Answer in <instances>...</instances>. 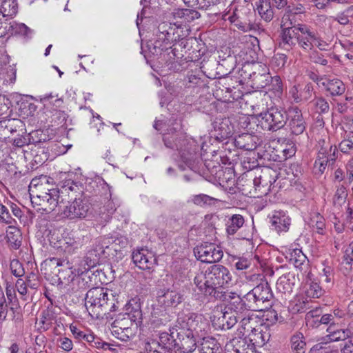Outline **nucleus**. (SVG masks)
Masks as SVG:
<instances>
[{
	"mask_svg": "<svg viewBox=\"0 0 353 353\" xmlns=\"http://www.w3.org/2000/svg\"><path fill=\"white\" fill-rule=\"evenodd\" d=\"M176 329H178V327L175 326V327H173L170 330V334H168V332H161L159 334V342L164 348L167 345H170L172 341L178 339L176 338V332L175 331Z\"/></svg>",
	"mask_w": 353,
	"mask_h": 353,
	"instance_id": "46",
	"label": "nucleus"
},
{
	"mask_svg": "<svg viewBox=\"0 0 353 353\" xmlns=\"http://www.w3.org/2000/svg\"><path fill=\"white\" fill-rule=\"evenodd\" d=\"M232 281L230 270L222 265L215 264L205 271L197 272L194 278V284L201 294L218 298L219 290L228 288Z\"/></svg>",
	"mask_w": 353,
	"mask_h": 353,
	"instance_id": "2",
	"label": "nucleus"
},
{
	"mask_svg": "<svg viewBox=\"0 0 353 353\" xmlns=\"http://www.w3.org/2000/svg\"><path fill=\"white\" fill-rule=\"evenodd\" d=\"M244 299L248 302L247 307L252 311H262L270 306V303L265 304L260 296H254V288L244 296Z\"/></svg>",
	"mask_w": 353,
	"mask_h": 353,
	"instance_id": "27",
	"label": "nucleus"
},
{
	"mask_svg": "<svg viewBox=\"0 0 353 353\" xmlns=\"http://www.w3.org/2000/svg\"><path fill=\"white\" fill-rule=\"evenodd\" d=\"M313 86L310 83L306 84L303 88L299 86H293L290 90V94L296 103L306 101L312 95Z\"/></svg>",
	"mask_w": 353,
	"mask_h": 353,
	"instance_id": "26",
	"label": "nucleus"
},
{
	"mask_svg": "<svg viewBox=\"0 0 353 353\" xmlns=\"http://www.w3.org/2000/svg\"><path fill=\"white\" fill-rule=\"evenodd\" d=\"M261 67V65L254 64L252 65H244L242 68L241 76L254 90H260L265 88L270 83L271 77L263 70V72H256V69Z\"/></svg>",
	"mask_w": 353,
	"mask_h": 353,
	"instance_id": "11",
	"label": "nucleus"
},
{
	"mask_svg": "<svg viewBox=\"0 0 353 353\" xmlns=\"http://www.w3.org/2000/svg\"><path fill=\"white\" fill-rule=\"evenodd\" d=\"M254 288V296H260L261 299L263 301L265 305L269 303L270 301L273 296L271 288L269 285L267 283H261Z\"/></svg>",
	"mask_w": 353,
	"mask_h": 353,
	"instance_id": "37",
	"label": "nucleus"
},
{
	"mask_svg": "<svg viewBox=\"0 0 353 353\" xmlns=\"http://www.w3.org/2000/svg\"><path fill=\"white\" fill-rule=\"evenodd\" d=\"M344 257L348 263L353 261V241L346 248Z\"/></svg>",
	"mask_w": 353,
	"mask_h": 353,
	"instance_id": "64",
	"label": "nucleus"
},
{
	"mask_svg": "<svg viewBox=\"0 0 353 353\" xmlns=\"http://www.w3.org/2000/svg\"><path fill=\"white\" fill-rule=\"evenodd\" d=\"M41 102L43 104L46 108H48L50 105H53L55 107L54 110L60 108L63 104V100L61 98H59L57 95H53L50 94H45L41 98Z\"/></svg>",
	"mask_w": 353,
	"mask_h": 353,
	"instance_id": "43",
	"label": "nucleus"
},
{
	"mask_svg": "<svg viewBox=\"0 0 353 353\" xmlns=\"http://www.w3.org/2000/svg\"><path fill=\"white\" fill-rule=\"evenodd\" d=\"M297 283L295 274L289 272L281 276L276 282V289L283 294H290Z\"/></svg>",
	"mask_w": 353,
	"mask_h": 353,
	"instance_id": "23",
	"label": "nucleus"
},
{
	"mask_svg": "<svg viewBox=\"0 0 353 353\" xmlns=\"http://www.w3.org/2000/svg\"><path fill=\"white\" fill-rule=\"evenodd\" d=\"M261 325L260 320L256 316L248 312L241 317L240 321V332L246 337L247 334H251L253 332L257 331L258 327Z\"/></svg>",
	"mask_w": 353,
	"mask_h": 353,
	"instance_id": "19",
	"label": "nucleus"
},
{
	"mask_svg": "<svg viewBox=\"0 0 353 353\" xmlns=\"http://www.w3.org/2000/svg\"><path fill=\"white\" fill-rule=\"evenodd\" d=\"M320 148L314 163L315 173L323 174L328 164H333L336 159V152L337 148L325 140L319 142Z\"/></svg>",
	"mask_w": 353,
	"mask_h": 353,
	"instance_id": "10",
	"label": "nucleus"
},
{
	"mask_svg": "<svg viewBox=\"0 0 353 353\" xmlns=\"http://www.w3.org/2000/svg\"><path fill=\"white\" fill-rule=\"evenodd\" d=\"M137 324L129 316L123 314L116 319L112 323L111 332L118 339L127 341L135 336Z\"/></svg>",
	"mask_w": 353,
	"mask_h": 353,
	"instance_id": "9",
	"label": "nucleus"
},
{
	"mask_svg": "<svg viewBox=\"0 0 353 353\" xmlns=\"http://www.w3.org/2000/svg\"><path fill=\"white\" fill-rule=\"evenodd\" d=\"M305 294L308 298H319L323 294V290L316 282L310 281L305 285Z\"/></svg>",
	"mask_w": 353,
	"mask_h": 353,
	"instance_id": "41",
	"label": "nucleus"
},
{
	"mask_svg": "<svg viewBox=\"0 0 353 353\" xmlns=\"http://www.w3.org/2000/svg\"><path fill=\"white\" fill-rule=\"evenodd\" d=\"M311 61L316 63L321 64L322 65H326L327 64V60L324 59L323 56L319 54L316 51H313L310 56Z\"/></svg>",
	"mask_w": 353,
	"mask_h": 353,
	"instance_id": "63",
	"label": "nucleus"
},
{
	"mask_svg": "<svg viewBox=\"0 0 353 353\" xmlns=\"http://www.w3.org/2000/svg\"><path fill=\"white\" fill-rule=\"evenodd\" d=\"M310 353H339V347L332 343H319L311 347Z\"/></svg>",
	"mask_w": 353,
	"mask_h": 353,
	"instance_id": "38",
	"label": "nucleus"
},
{
	"mask_svg": "<svg viewBox=\"0 0 353 353\" xmlns=\"http://www.w3.org/2000/svg\"><path fill=\"white\" fill-rule=\"evenodd\" d=\"M196 259L203 263L219 262L223 258V252L220 247L214 243H203L194 249Z\"/></svg>",
	"mask_w": 353,
	"mask_h": 353,
	"instance_id": "12",
	"label": "nucleus"
},
{
	"mask_svg": "<svg viewBox=\"0 0 353 353\" xmlns=\"http://www.w3.org/2000/svg\"><path fill=\"white\" fill-rule=\"evenodd\" d=\"M339 148L344 154H353V142L350 139L343 140L339 143Z\"/></svg>",
	"mask_w": 353,
	"mask_h": 353,
	"instance_id": "54",
	"label": "nucleus"
},
{
	"mask_svg": "<svg viewBox=\"0 0 353 353\" xmlns=\"http://www.w3.org/2000/svg\"><path fill=\"white\" fill-rule=\"evenodd\" d=\"M257 10L261 18L265 21H270L273 19L274 12L270 0H261Z\"/></svg>",
	"mask_w": 353,
	"mask_h": 353,
	"instance_id": "36",
	"label": "nucleus"
},
{
	"mask_svg": "<svg viewBox=\"0 0 353 353\" xmlns=\"http://www.w3.org/2000/svg\"><path fill=\"white\" fill-rule=\"evenodd\" d=\"M201 342L199 345L201 353H218L220 345L215 338L204 336L199 339Z\"/></svg>",
	"mask_w": 353,
	"mask_h": 353,
	"instance_id": "31",
	"label": "nucleus"
},
{
	"mask_svg": "<svg viewBox=\"0 0 353 353\" xmlns=\"http://www.w3.org/2000/svg\"><path fill=\"white\" fill-rule=\"evenodd\" d=\"M302 335H294L291 338L292 347L296 350H302L305 346V343L302 340Z\"/></svg>",
	"mask_w": 353,
	"mask_h": 353,
	"instance_id": "55",
	"label": "nucleus"
},
{
	"mask_svg": "<svg viewBox=\"0 0 353 353\" xmlns=\"http://www.w3.org/2000/svg\"><path fill=\"white\" fill-rule=\"evenodd\" d=\"M210 197L206 194H201L194 195L192 198V201L197 205L202 206L208 203L210 201Z\"/></svg>",
	"mask_w": 353,
	"mask_h": 353,
	"instance_id": "60",
	"label": "nucleus"
},
{
	"mask_svg": "<svg viewBox=\"0 0 353 353\" xmlns=\"http://www.w3.org/2000/svg\"><path fill=\"white\" fill-rule=\"evenodd\" d=\"M288 254L289 260L296 266L301 265L306 258L302 250L297 248L290 249Z\"/></svg>",
	"mask_w": 353,
	"mask_h": 353,
	"instance_id": "45",
	"label": "nucleus"
},
{
	"mask_svg": "<svg viewBox=\"0 0 353 353\" xmlns=\"http://www.w3.org/2000/svg\"><path fill=\"white\" fill-rule=\"evenodd\" d=\"M298 34H299L298 25L284 28L281 33V40L283 43L291 48L295 46L297 43Z\"/></svg>",
	"mask_w": 353,
	"mask_h": 353,
	"instance_id": "32",
	"label": "nucleus"
},
{
	"mask_svg": "<svg viewBox=\"0 0 353 353\" xmlns=\"http://www.w3.org/2000/svg\"><path fill=\"white\" fill-rule=\"evenodd\" d=\"M132 259L134 263L141 270L153 269L157 263L154 254L145 248L134 251Z\"/></svg>",
	"mask_w": 353,
	"mask_h": 353,
	"instance_id": "16",
	"label": "nucleus"
},
{
	"mask_svg": "<svg viewBox=\"0 0 353 353\" xmlns=\"http://www.w3.org/2000/svg\"><path fill=\"white\" fill-rule=\"evenodd\" d=\"M46 265L49 267L52 270V272L54 274H58L60 272L59 266L62 265V261L58 258H51L45 261Z\"/></svg>",
	"mask_w": 353,
	"mask_h": 353,
	"instance_id": "51",
	"label": "nucleus"
},
{
	"mask_svg": "<svg viewBox=\"0 0 353 353\" xmlns=\"http://www.w3.org/2000/svg\"><path fill=\"white\" fill-rule=\"evenodd\" d=\"M59 347L63 350L69 352L72 350L73 343L71 339L68 337H61L59 341Z\"/></svg>",
	"mask_w": 353,
	"mask_h": 353,
	"instance_id": "59",
	"label": "nucleus"
},
{
	"mask_svg": "<svg viewBox=\"0 0 353 353\" xmlns=\"http://www.w3.org/2000/svg\"><path fill=\"white\" fill-rule=\"evenodd\" d=\"M316 112L319 113H326L329 111L330 105L327 101L323 98L316 99L314 101Z\"/></svg>",
	"mask_w": 353,
	"mask_h": 353,
	"instance_id": "53",
	"label": "nucleus"
},
{
	"mask_svg": "<svg viewBox=\"0 0 353 353\" xmlns=\"http://www.w3.org/2000/svg\"><path fill=\"white\" fill-rule=\"evenodd\" d=\"M186 141L187 146L181 151V157L185 163L191 164L198 159V153L202 148L194 139L190 138Z\"/></svg>",
	"mask_w": 353,
	"mask_h": 353,
	"instance_id": "20",
	"label": "nucleus"
},
{
	"mask_svg": "<svg viewBox=\"0 0 353 353\" xmlns=\"http://www.w3.org/2000/svg\"><path fill=\"white\" fill-rule=\"evenodd\" d=\"M297 44L305 52H309L316 47L320 50H327L329 43L323 40L317 33L304 24H299Z\"/></svg>",
	"mask_w": 353,
	"mask_h": 353,
	"instance_id": "7",
	"label": "nucleus"
},
{
	"mask_svg": "<svg viewBox=\"0 0 353 353\" xmlns=\"http://www.w3.org/2000/svg\"><path fill=\"white\" fill-rule=\"evenodd\" d=\"M145 349L147 353H163L162 350L164 347L161 343L154 339H150L145 343Z\"/></svg>",
	"mask_w": 353,
	"mask_h": 353,
	"instance_id": "48",
	"label": "nucleus"
},
{
	"mask_svg": "<svg viewBox=\"0 0 353 353\" xmlns=\"http://www.w3.org/2000/svg\"><path fill=\"white\" fill-rule=\"evenodd\" d=\"M17 12V3L15 0H4L1 6L0 14L3 16H13Z\"/></svg>",
	"mask_w": 353,
	"mask_h": 353,
	"instance_id": "42",
	"label": "nucleus"
},
{
	"mask_svg": "<svg viewBox=\"0 0 353 353\" xmlns=\"http://www.w3.org/2000/svg\"><path fill=\"white\" fill-rule=\"evenodd\" d=\"M333 277V270L332 267L327 265L323 268L321 273V278L326 283H330Z\"/></svg>",
	"mask_w": 353,
	"mask_h": 353,
	"instance_id": "61",
	"label": "nucleus"
},
{
	"mask_svg": "<svg viewBox=\"0 0 353 353\" xmlns=\"http://www.w3.org/2000/svg\"><path fill=\"white\" fill-rule=\"evenodd\" d=\"M176 327V338L184 353L192 352L199 343V339L207 335L209 330L208 320L202 315L190 313L179 316Z\"/></svg>",
	"mask_w": 353,
	"mask_h": 353,
	"instance_id": "1",
	"label": "nucleus"
},
{
	"mask_svg": "<svg viewBox=\"0 0 353 353\" xmlns=\"http://www.w3.org/2000/svg\"><path fill=\"white\" fill-rule=\"evenodd\" d=\"M175 21H178V23H181L182 26L183 23H185L194 18H198L199 14V12L190 9H176L172 12Z\"/></svg>",
	"mask_w": 353,
	"mask_h": 353,
	"instance_id": "30",
	"label": "nucleus"
},
{
	"mask_svg": "<svg viewBox=\"0 0 353 353\" xmlns=\"http://www.w3.org/2000/svg\"><path fill=\"white\" fill-rule=\"evenodd\" d=\"M8 304L2 288H0V323L6 319L8 314Z\"/></svg>",
	"mask_w": 353,
	"mask_h": 353,
	"instance_id": "50",
	"label": "nucleus"
},
{
	"mask_svg": "<svg viewBox=\"0 0 353 353\" xmlns=\"http://www.w3.org/2000/svg\"><path fill=\"white\" fill-rule=\"evenodd\" d=\"M114 247V245L113 244L111 245H104L103 243H99L93 250L90 251L85 261L88 268L94 267L99 263L100 255L105 254L106 250H116Z\"/></svg>",
	"mask_w": 353,
	"mask_h": 353,
	"instance_id": "25",
	"label": "nucleus"
},
{
	"mask_svg": "<svg viewBox=\"0 0 353 353\" xmlns=\"http://www.w3.org/2000/svg\"><path fill=\"white\" fill-rule=\"evenodd\" d=\"M257 126L263 130L275 132L285 126L287 121L286 112L278 108H271L267 111L256 115Z\"/></svg>",
	"mask_w": 353,
	"mask_h": 353,
	"instance_id": "6",
	"label": "nucleus"
},
{
	"mask_svg": "<svg viewBox=\"0 0 353 353\" xmlns=\"http://www.w3.org/2000/svg\"><path fill=\"white\" fill-rule=\"evenodd\" d=\"M181 27L182 24L178 23V21L161 23L155 33L154 41L148 45L150 53L154 57L165 59V56L170 54L168 51L171 48L170 45L182 39L183 35L181 34Z\"/></svg>",
	"mask_w": 353,
	"mask_h": 353,
	"instance_id": "3",
	"label": "nucleus"
},
{
	"mask_svg": "<svg viewBox=\"0 0 353 353\" xmlns=\"http://www.w3.org/2000/svg\"><path fill=\"white\" fill-rule=\"evenodd\" d=\"M310 226L320 234H323L325 228V219L318 212H314L310 221Z\"/></svg>",
	"mask_w": 353,
	"mask_h": 353,
	"instance_id": "39",
	"label": "nucleus"
},
{
	"mask_svg": "<svg viewBox=\"0 0 353 353\" xmlns=\"http://www.w3.org/2000/svg\"><path fill=\"white\" fill-rule=\"evenodd\" d=\"M111 299L106 289L94 288L89 290L85 297V307L93 319L102 318L110 312L115 310L114 299Z\"/></svg>",
	"mask_w": 353,
	"mask_h": 353,
	"instance_id": "5",
	"label": "nucleus"
},
{
	"mask_svg": "<svg viewBox=\"0 0 353 353\" xmlns=\"http://www.w3.org/2000/svg\"><path fill=\"white\" fill-rule=\"evenodd\" d=\"M63 217L70 220L82 219L85 218L91 209V204L85 198H76L63 206H59Z\"/></svg>",
	"mask_w": 353,
	"mask_h": 353,
	"instance_id": "8",
	"label": "nucleus"
},
{
	"mask_svg": "<svg viewBox=\"0 0 353 353\" xmlns=\"http://www.w3.org/2000/svg\"><path fill=\"white\" fill-rule=\"evenodd\" d=\"M10 268L12 273L17 277H19L23 275L24 270L22 268L21 264L18 260H13L10 263Z\"/></svg>",
	"mask_w": 353,
	"mask_h": 353,
	"instance_id": "57",
	"label": "nucleus"
},
{
	"mask_svg": "<svg viewBox=\"0 0 353 353\" xmlns=\"http://www.w3.org/2000/svg\"><path fill=\"white\" fill-rule=\"evenodd\" d=\"M274 173V170L266 168L254 176L253 185L258 197L266 195L270 191L271 186L276 181L275 176L272 175Z\"/></svg>",
	"mask_w": 353,
	"mask_h": 353,
	"instance_id": "13",
	"label": "nucleus"
},
{
	"mask_svg": "<svg viewBox=\"0 0 353 353\" xmlns=\"http://www.w3.org/2000/svg\"><path fill=\"white\" fill-rule=\"evenodd\" d=\"M220 3V0H200L199 9L209 10Z\"/></svg>",
	"mask_w": 353,
	"mask_h": 353,
	"instance_id": "62",
	"label": "nucleus"
},
{
	"mask_svg": "<svg viewBox=\"0 0 353 353\" xmlns=\"http://www.w3.org/2000/svg\"><path fill=\"white\" fill-rule=\"evenodd\" d=\"M289 125L292 133L296 135L302 134L305 130V121L299 108H294L290 110Z\"/></svg>",
	"mask_w": 353,
	"mask_h": 353,
	"instance_id": "22",
	"label": "nucleus"
},
{
	"mask_svg": "<svg viewBox=\"0 0 353 353\" xmlns=\"http://www.w3.org/2000/svg\"><path fill=\"white\" fill-rule=\"evenodd\" d=\"M347 192L344 185L338 186L333 197V203L336 206H341L347 199Z\"/></svg>",
	"mask_w": 353,
	"mask_h": 353,
	"instance_id": "44",
	"label": "nucleus"
},
{
	"mask_svg": "<svg viewBox=\"0 0 353 353\" xmlns=\"http://www.w3.org/2000/svg\"><path fill=\"white\" fill-rule=\"evenodd\" d=\"M272 230L277 233L286 232L290 228L291 219L283 211H276L270 219Z\"/></svg>",
	"mask_w": 353,
	"mask_h": 353,
	"instance_id": "17",
	"label": "nucleus"
},
{
	"mask_svg": "<svg viewBox=\"0 0 353 353\" xmlns=\"http://www.w3.org/2000/svg\"><path fill=\"white\" fill-rule=\"evenodd\" d=\"M241 316L224 309L221 316L218 318L219 327L222 330H229L234 327Z\"/></svg>",
	"mask_w": 353,
	"mask_h": 353,
	"instance_id": "28",
	"label": "nucleus"
},
{
	"mask_svg": "<svg viewBox=\"0 0 353 353\" xmlns=\"http://www.w3.org/2000/svg\"><path fill=\"white\" fill-rule=\"evenodd\" d=\"M246 338H248L254 346L262 347L270 340V333L265 327L261 325L258 327L257 331L247 334Z\"/></svg>",
	"mask_w": 353,
	"mask_h": 353,
	"instance_id": "24",
	"label": "nucleus"
},
{
	"mask_svg": "<svg viewBox=\"0 0 353 353\" xmlns=\"http://www.w3.org/2000/svg\"><path fill=\"white\" fill-rule=\"evenodd\" d=\"M238 343L239 342L234 340L228 343L225 347V353H248L245 352V350H242V351L240 350L237 347Z\"/></svg>",
	"mask_w": 353,
	"mask_h": 353,
	"instance_id": "56",
	"label": "nucleus"
},
{
	"mask_svg": "<svg viewBox=\"0 0 353 353\" xmlns=\"http://www.w3.org/2000/svg\"><path fill=\"white\" fill-rule=\"evenodd\" d=\"M224 299L228 302L225 307V310L241 317L250 312V309L247 307L248 302L245 299L243 300L236 293L230 292L224 294Z\"/></svg>",
	"mask_w": 353,
	"mask_h": 353,
	"instance_id": "15",
	"label": "nucleus"
},
{
	"mask_svg": "<svg viewBox=\"0 0 353 353\" xmlns=\"http://www.w3.org/2000/svg\"><path fill=\"white\" fill-rule=\"evenodd\" d=\"M322 88L332 97L341 96L345 93L346 87L344 83L336 78L327 79L325 77L323 81L321 82Z\"/></svg>",
	"mask_w": 353,
	"mask_h": 353,
	"instance_id": "18",
	"label": "nucleus"
},
{
	"mask_svg": "<svg viewBox=\"0 0 353 353\" xmlns=\"http://www.w3.org/2000/svg\"><path fill=\"white\" fill-rule=\"evenodd\" d=\"M244 218L240 214L232 215L226 223V231L229 235L234 234L244 224Z\"/></svg>",
	"mask_w": 353,
	"mask_h": 353,
	"instance_id": "34",
	"label": "nucleus"
},
{
	"mask_svg": "<svg viewBox=\"0 0 353 353\" xmlns=\"http://www.w3.org/2000/svg\"><path fill=\"white\" fill-rule=\"evenodd\" d=\"M48 182L47 176H41L39 179H33L30 184L32 203L41 206L46 212L53 211L56 208L60 196L59 189H46L45 185Z\"/></svg>",
	"mask_w": 353,
	"mask_h": 353,
	"instance_id": "4",
	"label": "nucleus"
},
{
	"mask_svg": "<svg viewBox=\"0 0 353 353\" xmlns=\"http://www.w3.org/2000/svg\"><path fill=\"white\" fill-rule=\"evenodd\" d=\"M287 56L284 54H275L270 61V65L274 69L279 70L283 68L287 61Z\"/></svg>",
	"mask_w": 353,
	"mask_h": 353,
	"instance_id": "47",
	"label": "nucleus"
},
{
	"mask_svg": "<svg viewBox=\"0 0 353 353\" xmlns=\"http://www.w3.org/2000/svg\"><path fill=\"white\" fill-rule=\"evenodd\" d=\"M125 313L124 315L134 321L136 323L140 322L142 317L141 305L136 299H132L128 301L125 305Z\"/></svg>",
	"mask_w": 353,
	"mask_h": 353,
	"instance_id": "33",
	"label": "nucleus"
},
{
	"mask_svg": "<svg viewBox=\"0 0 353 353\" xmlns=\"http://www.w3.org/2000/svg\"><path fill=\"white\" fill-rule=\"evenodd\" d=\"M156 301L159 306L166 309L179 305L182 301V296L174 290L162 288L157 291Z\"/></svg>",
	"mask_w": 353,
	"mask_h": 353,
	"instance_id": "14",
	"label": "nucleus"
},
{
	"mask_svg": "<svg viewBox=\"0 0 353 353\" xmlns=\"http://www.w3.org/2000/svg\"><path fill=\"white\" fill-rule=\"evenodd\" d=\"M251 259L245 257H240L237 259V261L235 263V268L238 270H244L249 268L251 265Z\"/></svg>",
	"mask_w": 353,
	"mask_h": 353,
	"instance_id": "58",
	"label": "nucleus"
},
{
	"mask_svg": "<svg viewBox=\"0 0 353 353\" xmlns=\"http://www.w3.org/2000/svg\"><path fill=\"white\" fill-rule=\"evenodd\" d=\"M327 332H329L328 336L333 341H341L342 342L346 340V339L348 338L351 334V332L349 330H335L334 325H330L327 328Z\"/></svg>",
	"mask_w": 353,
	"mask_h": 353,
	"instance_id": "40",
	"label": "nucleus"
},
{
	"mask_svg": "<svg viewBox=\"0 0 353 353\" xmlns=\"http://www.w3.org/2000/svg\"><path fill=\"white\" fill-rule=\"evenodd\" d=\"M259 141V138L256 135L243 133L235 138L234 144L240 149L252 151L256 148Z\"/></svg>",
	"mask_w": 353,
	"mask_h": 353,
	"instance_id": "21",
	"label": "nucleus"
},
{
	"mask_svg": "<svg viewBox=\"0 0 353 353\" xmlns=\"http://www.w3.org/2000/svg\"><path fill=\"white\" fill-rule=\"evenodd\" d=\"M336 345L339 347V353L353 352V339L345 340Z\"/></svg>",
	"mask_w": 353,
	"mask_h": 353,
	"instance_id": "52",
	"label": "nucleus"
},
{
	"mask_svg": "<svg viewBox=\"0 0 353 353\" xmlns=\"http://www.w3.org/2000/svg\"><path fill=\"white\" fill-rule=\"evenodd\" d=\"M0 221L8 225L15 223V220L11 216L8 208L0 203Z\"/></svg>",
	"mask_w": 353,
	"mask_h": 353,
	"instance_id": "49",
	"label": "nucleus"
},
{
	"mask_svg": "<svg viewBox=\"0 0 353 353\" xmlns=\"http://www.w3.org/2000/svg\"><path fill=\"white\" fill-rule=\"evenodd\" d=\"M54 321V313L49 309H45L41 312L36 324L38 325L39 330L46 331L51 327Z\"/></svg>",
	"mask_w": 353,
	"mask_h": 353,
	"instance_id": "29",
	"label": "nucleus"
},
{
	"mask_svg": "<svg viewBox=\"0 0 353 353\" xmlns=\"http://www.w3.org/2000/svg\"><path fill=\"white\" fill-rule=\"evenodd\" d=\"M6 237L10 246L14 250L21 246V234L19 230L13 226H9L6 231Z\"/></svg>",
	"mask_w": 353,
	"mask_h": 353,
	"instance_id": "35",
	"label": "nucleus"
}]
</instances>
